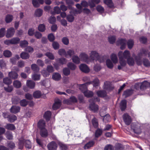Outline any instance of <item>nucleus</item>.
<instances>
[{"label": "nucleus", "mask_w": 150, "mask_h": 150, "mask_svg": "<svg viewBox=\"0 0 150 150\" xmlns=\"http://www.w3.org/2000/svg\"><path fill=\"white\" fill-rule=\"evenodd\" d=\"M7 146L10 149H13L16 146L15 143L12 141L8 142Z\"/></svg>", "instance_id": "nucleus-33"}, {"label": "nucleus", "mask_w": 150, "mask_h": 150, "mask_svg": "<svg viewBox=\"0 0 150 150\" xmlns=\"http://www.w3.org/2000/svg\"><path fill=\"white\" fill-rule=\"evenodd\" d=\"M80 60L83 62L88 63L90 61L87 54L85 53H82L79 55Z\"/></svg>", "instance_id": "nucleus-9"}, {"label": "nucleus", "mask_w": 150, "mask_h": 150, "mask_svg": "<svg viewBox=\"0 0 150 150\" xmlns=\"http://www.w3.org/2000/svg\"><path fill=\"white\" fill-rule=\"evenodd\" d=\"M126 101L125 100H122L120 103V106L122 111L124 110L126 107Z\"/></svg>", "instance_id": "nucleus-29"}, {"label": "nucleus", "mask_w": 150, "mask_h": 150, "mask_svg": "<svg viewBox=\"0 0 150 150\" xmlns=\"http://www.w3.org/2000/svg\"><path fill=\"white\" fill-rule=\"evenodd\" d=\"M13 85L15 87L18 88L21 87V84L20 81L18 80H15L13 82Z\"/></svg>", "instance_id": "nucleus-38"}, {"label": "nucleus", "mask_w": 150, "mask_h": 150, "mask_svg": "<svg viewBox=\"0 0 150 150\" xmlns=\"http://www.w3.org/2000/svg\"><path fill=\"white\" fill-rule=\"evenodd\" d=\"M94 142L93 141H91L87 143L84 146L85 149H87L89 148L92 146L94 144Z\"/></svg>", "instance_id": "nucleus-35"}, {"label": "nucleus", "mask_w": 150, "mask_h": 150, "mask_svg": "<svg viewBox=\"0 0 150 150\" xmlns=\"http://www.w3.org/2000/svg\"><path fill=\"white\" fill-rule=\"evenodd\" d=\"M141 54H139L138 56L135 57V61L137 64L138 65H140L142 64L141 59L140 57Z\"/></svg>", "instance_id": "nucleus-32"}, {"label": "nucleus", "mask_w": 150, "mask_h": 150, "mask_svg": "<svg viewBox=\"0 0 150 150\" xmlns=\"http://www.w3.org/2000/svg\"><path fill=\"white\" fill-rule=\"evenodd\" d=\"M52 77L54 80L58 81L61 79V76L59 73H54L52 74Z\"/></svg>", "instance_id": "nucleus-22"}, {"label": "nucleus", "mask_w": 150, "mask_h": 150, "mask_svg": "<svg viewBox=\"0 0 150 150\" xmlns=\"http://www.w3.org/2000/svg\"><path fill=\"white\" fill-rule=\"evenodd\" d=\"M61 101L60 100L58 99H56L52 106L53 109L55 110L59 108L61 105Z\"/></svg>", "instance_id": "nucleus-15"}, {"label": "nucleus", "mask_w": 150, "mask_h": 150, "mask_svg": "<svg viewBox=\"0 0 150 150\" xmlns=\"http://www.w3.org/2000/svg\"><path fill=\"white\" fill-rule=\"evenodd\" d=\"M104 2L109 7H111L113 6V4L111 0H104Z\"/></svg>", "instance_id": "nucleus-43"}, {"label": "nucleus", "mask_w": 150, "mask_h": 150, "mask_svg": "<svg viewBox=\"0 0 150 150\" xmlns=\"http://www.w3.org/2000/svg\"><path fill=\"white\" fill-rule=\"evenodd\" d=\"M13 16L12 15L8 14L5 18V21L6 23H8L11 22L13 19Z\"/></svg>", "instance_id": "nucleus-30"}, {"label": "nucleus", "mask_w": 150, "mask_h": 150, "mask_svg": "<svg viewBox=\"0 0 150 150\" xmlns=\"http://www.w3.org/2000/svg\"><path fill=\"white\" fill-rule=\"evenodd\" d=\"M25 147L28 149H30L31 148V142L28 140H26L25 141Z\"/></svg>", "instance_id": "nucleus-48"}, {"label": "nucleus", "mask_w": 150, "mask_h": 150, "mask_svg": "<svg viewBox=\"0 0 150 150\" xmlns=\"http://www.w3.org/2000/svg\"><path fill=\"white\" fill-rule=\"evenodd\" d=\"M72 60L74 63L78 64L80 62V59L76 56H74L72 57Z\"/></svg>", "instance_id": "nucleus-42"}, {"label": "nucleus", "mask_w": 150, "mask_h": 150, "mask_svg": "<svg viewBox=\"0 0 150 150\" xmlns=\"http://www.w3.org/2000/svg\"><path fill=\"white\" fill-rule=\"evenodd\" d=\"M88 4L87 2L85 1H83L81 3V5L79 4H77L76 5V6L78 9V11L76 12L77 13H79L82 11V7H86L88 6Z\"/></svg>", "instance_id": "nucleus-8"}, {"label": "nucleus", "mask_w": 150, "mask_h": 150, "mask_svg": "<svg viewBox=\"0 0 150 150\" xmlns=\"http://www.w3.org/2000/svg\"><path fill=\"white\" fill-rule=\"evenodd\" d=\"M45 55L50 59L51 60H53L54 59V57L53 55L51 53L47 52L45 53Z\"/></svg>", "instance_id": "nucleus-59"}, {"label": "nucleus", "mask_w": 150, "mask_h": 150, "mask_svg": "<svg viewBox=\"0 0 150 150\" xmlns=\"http://www.w3.org/2000/svg\"><path fill=\"white\" fill-rule=\"evenodd\" d=\"M12 100L13 103L15 104H18V103H20V101L19 98L17 97H15L13 98Z\"/></svg>", "instance_id": "nucleus-46"}, {"label": "nucleus", "mask_w": 150, "mask_h": 150, "mask_svg": "<svg viewBox=\"0 0 150 150\" xmlns=\"http://www.w3.org/2000/svg\"><path fill=\"white\" fill-rule=\"evenodd\" d=\"M80 69L83 72L88 73L90 71V69L88 66L85 64H81L79 66Z\"/></svg>", "instance_id": "nucleus-14"}, {"label": "nucleus", "mask_w": 150, "mask_h": 150, "mask_svg": "<svg viewBox=\"0 0 150 150\" xmlns=\"http://www.w3.org/2000/svg\"><path fill=\"white\" fill-rule=\"evenodd\" d=\"M40 134L41 136L44 137H47L48 135L47 131L45 128L40 129Z\"/></svg>", "instance_id": "nucleus-24"}, {"label": "nucleus", "mask_w": 150, "mask_h": 150, "mask_svg": "<svg viewBox=\"0 0 150 150\" xmlns=\"http://www.w3.org/2000/svg\"><path fill=\"white\" fill-rule=\"evenodd\" d=\"M4 89L8 92H11L13 90V87L12 86H8V87H4Z\"/></svg>", "instance_id": "nucleus-63"}, {"label": "nucleus", "mask_w": 150, "mask_h": 150, "mask_svg": "<svg viewBox=\"0 0 150 150\" xmlns=\"http://www.w3.org/2000/svg\"><path fill=\"white\" fill-rule=\"evenodd\" d=\"M38 29L40 32H44L45 29V26L43 24H40L38 27Z\"/></svg>", "instance_id": "nucleus-53"}, {"label": "nucleus", "mask_w": 150, "mask_h": 150, "mask_svg": "<svg viewBox=\"0 0 150 150\" xmlns=\"http://www.w3.org/2000/svg\"><path fill=\"white\" fill-rule=\"evenodd\" d=\"M42 10L40 8L37 9L35 11V15L38 17H40L42 13Z\"/></svg>", "instance_id": "nucleus-28"}, {"label": "nucleus", "mask_w": 150, "mask_h": 150, "mask_svg": "<svg viewBox=\"0 0 150 150\" xmlns=\"http://www.w3.org/2000/svg\"><path fill=\"white\" fill-rule=\"evenodd\" d=\"M33 96L35 98H39L41 96V92L39 91H36L33 93Z\"/></svg>", "instance_id": "nucleus-49"}, {"label": "nucleus", "mask_w": 150, "mask_h": 150, "mask_svg": "<svg viewBox=\"0 0 150 150\" xmlns=\"http://www.w3.org/2000/svg\"><path fill=\"white\" fill-rule=\"evenodd\" d=\"M41 73L42 75L45 77H47L48 76L50 75V73L47 70H43L42 71Z\"/></svg>", "instance_id": "nucleus-56"}, {"label": "nucleus", "mask_w": 150, "mask_h": 150, "mask_svg": "<svg viewBox=\"0 0 150 150\" xmlns=\"http://www.w3.org/2000/svg\"><path fill=\"white\" fill-rule=\"evenodd\" d=\"M32 69L35 72H38L40 70V68L38 65L35 64H33L31 65Z\"/></svg>", "instance_id": "nucleus-27"}, {"label": "nucleus", "mask_w": 150, "mask_h": 150, "mask_svg": "<svg viewBox=\"0 0 150 150\" xmlns=\"http://www.w3.org/2000/svg\"><path fill=\"white\" fill-rule=\"evenodd\" d=\"M127 44L128 48L129 49H131L133 45L134 42L132 40H129L127 42Z\"/></svg>", "instance_id": "nucleus-61"}, {"label": "nucleus", "mask_w": 150, "mask_h": 150, "mask_svg": "<svg viewBox=\"0 0 150 150\" xmlns=\"http://www.w3.org/2000/svg\"><path fill=\"white\" fill-rule=\"evenodd\" d=\"M7 117L8 118V121L11 122H14L17 119L16 117L14 115H8Z\"/></svg>", "instance_id": "nucleus-25"}, {"label": "nucleus", "mask_w": 150, "mask_h": 150, "mask_svg": "<svg viewBox=\"0 0 150 150\" xmlns=\"http://www.w3.org/2000/svg\"><path fill=\"white\" fill-rule=\"evenodd\" d=\"M28 44V42L26 40L21 41L20 43V45L22 47H24Z\"/></svg>", "instance_id": "nucleus-55"}, {"label": "nucleus", "mask_w": 150, "mask_h": 150, "mask_svg": "<svg viewBox=\"0 0 150 150\" xmlns=\"http://www.w3.org/2000/svg\"><path fill=\"white\" fill-rule=\"evenodd\" d=\"M100 99L99 98H95L94 100L91 99L89 102L90 103L89 105V108L90 110L94 112H96L98 111V107L97 105H96L94 102L96 101H99Z\"/></svg>", "instance_id": "nucleus-4"}, {"label": "nucleus", "mask_w": 150, "mask_h": 150, "mask_svg": "<svg viewBox=\"0 0 150 150\" xmlns=\"http://www.w3.org/2000/svg\"><path fill=\"white\" fill-rule=\"evenodd\" d=\"M127 60L128 64L130 66L133 65L134 64V60L131 57H130Z\"/></svg>", "instance_id": "nucleus-47"}, {"label": "nucleus", "mask_w": 150, "mask_h": 150, "mask_svg": "<svg viewBox=\"0 0 150 150\" xmlns=\"http://www.w3.org/2000/svg\"><path fill=\"white\" fill-rule=\"evenodd\" d=\"M32 79L35 81L39 80L40 79V75L34 74L32 75Z\"/></svg>", "instance_id": "nucleus-45"}, {"label": "nucleus", "mask_w": 150, "mask_h": 150, "mask_svg": "<svg viewBox=\"0 0 150 150\" xmlns=\"http://www.w3.org/2000/svg\"><path fill=\"white\" fill-rule=\"evenodd\" d=\"M26 85L28 87L32 89L34 88L35 83L33 81L28 80L26 82Z\"/></svg>", "instance_id": "nucleus-18"}, {"label": "nucleus", "mask_w": 150, "mask_h": 150, "mask_svg": "<svg viewBox=\"0 0 150 150\" xmlns=\"http://www.w3.org/2000/svg\"><path fill=\"white\" fill-rule=\"evenodd\" d=\"M110 59L114 64H116L118 62V59L117 55L114 53L112 54L110 57Z\"/></svg>", "instance_id": "nucleus-20"}, {"label": "nucleus", "mask_w": 150, "mask_h": 150, "mask_svg": "<svg viewBox=\"0 0 150 150\" xmlns=\"http://www.w3.org/2000/svg\"><path fill=\"white\" fill-rule=\"evenodd\" d=\"M99 83V79L96 78L93 81H90L85 84L80 85L79 86V89L83 92L87 90V86L91 84H93L94 87L98 86Z\"/></svg>", "instance_id": "nucleus-2"}, {"label": "nucleus", "mask_w": 150, "mask_h": 150, "mask_svg": "<svg viewBox=\"0 0 150 150\" xmlns=\"http://www.w3.org/2000/svg\"><path fill=\"white\" fill-rule=\"evenodd\" d=\"M47 147L49 150H56L57 146L55 142L52 141L47 145Z\"/></svg>", "instance_id": "nucleus-11"}, {"label": "nucleus", "mask_w": 150, "mask_h": 150, "mask_svg": "<svg viewBox=\"0 0 150 150\" xmlns=\"http://www.w3.org/2000/svg\"><path fill=\"white\" fill-rule=\"evenodd\" d=\"M149 83L146 81H144L142 83H136L135 86L136 88L138 89L140 88L141 89H144L149 85Z\"/></svg>", "instance_id": "nucleus-7"}, {"label": "nucleus", "mask_w": 150, "mask_h": 150, "mask_svg": "<svg viewBox=\"0 0 150 150\" xmlns=\"http://www.w3.org/2000/svg\"><path fill=\"white\" fill-rule=\"evenodd\" d=\"M45 122L43 120H40L38 123V127L40 130L45 128Z\"/></svg>", "instance_id": "nucleus-16"}, {"label": "nucleus", "mask_w": 150, "mask_h": 150, "mask_svg": "<svg viewBox=\"0 0 150 150\" xmlns=\"http://www.w3.org/2000/svg\"><path fill=\"white\" fill-rule=\"evenodd\" d=\"M97 95L98 97H103L106 96V92L104 91H100L97 92Z\"/></svg>", "instance_id": "nucleus-36"}, {"label": "nucleus", "mask_w": 150, "mask_h": 150, "mask_svg": "<svg viewBox=\"0 0 150 150\" xmlns=\"http://www.w3.org/2000/svg\"><path fill=\"white\" fill-rule=\"evenodd\" d=\"M11 44L18 43L20 41V39L18 38H13L11 39Z\"/></svg>", "instance_id": "nucleus-52"}, {"label": "nucleus", "mask_w": 150, "mask_h": 150, "mask_svg": "<svg viewBox=\"0 0 150 150\" xmlns=\"http://www.w3.org/2000/svg\"><path fill=\"white\" fill-rule=\"evenodd\" d=\"M46 70L49 73L53 72L54 71V68L51 65H49L47 66Z\"/></svg>", "instance_id": "nucleus-50"}, {"label": "nucleus", "mask_w": 150, "mask_h": 150, "mask_svg": "<svg viewBox=\"0 0 150 150\" xmlns=\"http://www.w3.org/2000/svg\"><path fill=\"white\" fill-rule=\"evenodd\" d=\"M106 65L108 68L112 69L113 68V65L110 59H108L106 61Z\"/></svg>", "instance_id": "nucleus-40"}, {"label": "nucleus", "mask_w": 150, "mask_h": 150, "mask_svg": "<svg viewBox=\"0 0 150 150\" xmlns=\"http://www.w3.org/2000/svg\"><path fill=\"white\" fill-rule=\"evenodd\" d=\"M8 76L10 78L13 79H16L18 77V75L15 72L11 71L9 73Z\"/></svg>", "instance_id": "nucleus-21"}, {"label": "nucleus", "mask_w": 150, "mask_h": 150, "mask_svg": "<svg viewBox=\"0 0 150 150\" xmlns=\"http://www.w3.org/2000/svg\"><path fill=\"white\" fill-rule=\"evenodd\" d=\"M140 125L138 123H133L131 126V129H133L134 133L139 134L141 132Z\"/></svg>", "instance_id": "nucleus-5"}, {"label": "nucleus", "mask_w": 150, "mask_h": 150, "mask_svg": "<svg viewBox=\"0 0 150 150\" xmlns=\"http://www.w3.org/2000/svg\"><path fill=\"white\" fill-rule=\"evenodd\" d=\"M140 125L138 123H133L131 126V129H133L134 133L139 134L141 132Z\"/></svg>", "instance_id": "nucleus-6"}, {"label": "nucleus", "mask_w": 150, "mask_h": 150, "mask_svg": "<svg viewBox=\"0 0 150 150\" xmlns=\"http://www.w3.org/2000/svg\"><path fill=\"white\" fill-rule=\"evenodd\" d=\"M20 110V107L18 106H13L10 109L11 112L16 113L19 112Z\"/></svg>", "instance_id": "nucleus-17"}, {"label": "nucleus", "mask_w": 150, "mask_h": 150, "mask_svg": "<svg viewBox=\"0 0 150 150\" xmlns=\"http://www.w3.org/2000/svg\"><path fill=\"white\" fill-rule=\"evenodd\" d=\"M126 41L123 39H119L117 42V44L118 45H120V48L122 50L124 49L126 45Z\"/></svg>", "instance_id": "nucleus-12"}, {"label": "nucleus", "mask_w": 150, "mask_h": 150, "mask_svg": "<svg viewBox=\"0 0 150 150\" xmlns=\"http://www.w3.org/2000/svg\"><path fill=\"white\" fill-rule=\"evenodd\" d=\"M110 117L109 114H107L104 117L103 121L106 122L110 121Z\"/></svg>", "instance_id": "nucleus-60"}, {"label": "nucleus", "mask_w": 150, "mask_h": 150, "mask_svg": "<svg viewBox=\"0 0 150 150\" xmlns=\"http://www.w3.org/2000/svg\"><path fill=\"white\" fill-rule=\"evenodd\" d=\"M36 63L38 65L41 67H43L45 65L43 61L40 59H38L37 60Z\"/></svg>", "instance_id": "nucleus-57"}, {"label": "nucleus", "mask_w": 150, "mask_h": 150, "mask_svg": "<svg viewBox=\"0 0 150 150\" xmlns=\"http://www.w3.org/2000/svg\"><path fill=\"white\" fill-rule=\"evenodd\" d=\"M20 56L23 59H26L29 58L30 55L27 53L23 52L21 54Z\"/></svg>", "instance_id": "nucleus-26"}, {"label": "nucleus", "mask_w": 150, "mask_h": 150, "mask_svg": "<svg viewBox=\"0 0 150 150\" xmlns=\"http://www.w3.org/2000/svg\"><path fill=\"white\" fill-rule=\"evenodd\" d=\"M84 95L87 97H90L93 96V93L91 91H88L87 89L83 92Z\"/></svg>", "instance_id": "nucleus-37"}, {"label": "nucleus", "mask_w": 150, "mask_h": 150, "mask_svg": "<svg viewBox=\"0 0 150 150\" xmlns=\"http://www.w3.org/2000/svg\"><path fill=\"white\" fill-rule=\"evenodd\" d=\"M4 55L6 57H10L12 55L11 52L9 50H6L4 52Z\"/></svg>", "instance_id": "nucleus-54"}, {"label": "nucleus", "mask_w": 150, "mask_h": 150, "mask_svg": "<svg viewBox=\"0 0 150 150\" xmlns=\"http://www.w3.org/2000/svg\"><path fill=\"white\" fill-rule=\"evenodd\" d=\"M61 12V9L58 6H56L54 8V11L52 12L51 13L53 15L55 14H59Z\"/></svg>", "instance_id": "nucleus-34"}, {"label": "nucleus", "mask_w": 150, "mask_h": 150, "mask_svg": "<svg viewBox=\"0 0 150 150\" xmlns=\"http://www.w3.org/2000/svg\"><path fill=\"white\" fill-rule=\"evenodd\" d=\"M58 53L59 55L62 56L66 55V51L64 49H60L58 50Z\"/></svg>", "instance_id": "nucleus-58"}, {"label": "nucleus", "mask_w": 150, "mask_h": 150, "mask_svg": "<svg viewBox=\"0 0 150 150\" xmlns=\"http://www.w3.org/2000/svg\"><path fill=\"white\" fill-rule=\"evenodd\" d=\"M3 81L4 83L8 85H9L12 83L11 80L8 77H6L4 78Z\"/></svg>", "instance_id": "nucleus-41"}, {"label": "nucleus", "mask_w": 150, "mask_h": 150, "mask_svg": "<svg viewBox=\"0 0 150 150\" xmlns=\"http://www.w3.org/2000/svg\"><path fill=\"white\" fill-rule=\"evenodd\" d=\"M5 127L7 129L11 130H14L16 129L14 125L12 124H7L5 126Z\"/></svg>", "instance_id": "nucleus-31"}, {"label": "nucleus", "mask_w": 150, "mask_h": 150, "mask_svg": "<svg viewBox=\"0 0 150 150\" xmlns=\"http://www.w3.org/2000/svg\"><path fill=\"white\" fill-rule=\"evenodd\" d=\"M15 29L13 28H11L8 29L7 31L6 36L8 38L12 37L15 33Z\"/></svg>", "instance_id": "nucleus-13"}, {"label": "nucleus", "mask_w": 150, "mask_h": 150, "mask_svg": "<svg viewBox=\"0 0 150 150\" xmlns=\"http://www.w3.org/2000/svg\"><path fill=\"white\" fill-rule=\"evenodd\" d=\"M28 103V101L25 99H23L20 101V103L21 106L25 107L26 106Z\"/></svg>", "instance_id": "nucleus-44"}, {"label": "nucleus", "mask_w": 150, "mask_h": 150, "mask_svg": "<svg viewBox=\"0 0 150 150\" xmlns=\"http://www.w3.org/2000/svg\"><path fill=\"white\" fill-rule=\"evenodd\" d=\"M123 120L126 124L129 125L132 122L130 117L127 113L124 114L123 116Z\"/></svg>", "instance_id": "nucleus-10"}, {"label": "nucleus", "mask_w": 150, "mask_h": 150, "mask_svg": "<svg viewBox=\"0 0 150 150\" xmlns=\"http://www.w3.org/2000/svg\"><path fill=\"white\" fill-rule=\"evenodd\" d=\"M108 40L110 43L113 44L115 41V38L114 36H110L109 37Z\"/></svg>", "instance_id": "nucleus-64"}, {"label": "nucleus", "mask_w": 150, "mask_h": 150, "mask_svg": "<svg viewBox=\"0 0 150 150\" xmlns=\"http://www.w3.org/2000/svg\"><path fill=\"white\" fill-rule=\"evenodd\" d=\"M52 45L53 48L55 50H57L59 48V44L57 42H53Z\"/></svg>", "instance_id": "nucleus-51"}, {"label": "nucleus", "mask_w": 150, "mask_h": 150, "mask_svg": "<svg viewBox=\"0 0 150 150\" xmlns=\"http://www.w3.org/2000/svg\"><path fill=\"white\" fill-rule=\"evenodd\" d=\"M100 1V0H91L89 4V6L91 8H93L95 6V4H98Z\"/></svg>", "instance_id": "nucleus-39"}, {"label": "nucleus", "mask_w": 150, "mask_h": 150, "mask_svg": "<svg viewBox=\"0 0 150 150\" xmlns=\"http://www.w3.org/2000/svg\"><path fill=\"white\" fill-rule=\"evenodd\" d=\"M51 112L49 111H47L45 112L44 115V117L47 121L49 120L51 118Z\"/></svg>", "instance_id": "nucleus-23"}, {"label": "nucleus", "mask_w": 150, "mask_h": 150, "mask_svg": "<svg viewBox=\"0 0 150 150\" xmlns=\"http://www.w3.org/2000/svg\"><path fill=\"white\" fill-rule=\"evenodd\" d=\"M24 142L25 139L23 137H21L19 139L18 146L19 149H23Z\"/></svg>", "instance_id": "nucleus-19"}, {"label": "nucleus", "mask_w": 150, "mask_h": 150, "mask_svg": "<svg viewBox=\"0 0 150 150\" xmlns=\"http://www.w3.org/2000/svg\"><path fill=\"white\" fill-rule=\"evenodd\" d=\"M90 57L92 60H98L100 62H103L105 58V56L100 57L98 53L95 51L91 52L90 54Z\"/></svg>", "instance_id": "nucleus-3"}, {"label": "nucleus", "mask_w": 150, "mask_h": 150, "mask_svg": "<svg viewBox=\"0 0 150 150\" xmlns=\"http://www.w3.org/2000/svg\"><path fill=\"white\" fill-rule=\"evenodd\" d=\"M58 144L61 149L62 150H65L66 149V146L64 144H63L60 142H58Z\"/></svg>", "instance_id": "nucleus-62"}, {"label": "nucleus", "mask_w": 150, "mask_h": 150, "mask_svg": "<svg viewBox=\"0 0 150 150\" xmlns=\"http://www.w3.org/2000/svg\"><path fill=\"white\" fill-rule=\"evenodd\" d=\"M118 55L119 58L120 63L122 66H125L127 63L126 60L130 57V54L129 51H125L123 53L120 51L119 52Z\"/></svg>", "instance_id": "nucleus-1"}]
</instances>
